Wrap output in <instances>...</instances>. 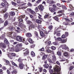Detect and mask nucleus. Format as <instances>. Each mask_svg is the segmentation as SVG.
<instances>
[{"mask_svg":"<svg viewBox=\"0 0 74 74\" xmlns=\"http://www.w3.org/2000/svg\"><path fill=\"white\" fill-rule=\"evenodd\" d=\"M12 74H16V71L14 69L12 72Z\"/></svg>","mask_w":74,"mask_h":74,"instance_id":"nucleus-45","label":"nucleus"},{"mask_svg":"<svg viewBox=\"0 0 74 74\" xmlns=\"http://www.w3.org/2000/svg\"><path fill=\"white\" fill-rule=\"evenodd\" d=\"M2 1L4 2V3H6V5H7V4H8L7 2V1L6 0H2Z\"/></svg>","mask_w":74,"mask_h":74,"instance_id":"nucleus-51","label":"nucleus"},{"mask_svg":"<svg viewBox=\"0 0 74 74\" xmlns=\"http://www.w3.org/2000/svg\"><path fill=\"white\" fill-rule=\"evenodd\" d=\"M24 66V65L23 63H19V67L20 69H23V67Z\"/></svg>","mask_w":74,"mask_h":74,"instance_id":"nucleus-12","label":"nucleus"},{"mask_svg":"<svg viewBox=\"0 0 74 74\" xmlns=\"http://www.w3.org/2000/svg\"><path fill=\"white\" fill-rule=\"evenodd\" d=\"M53 59L52 60L53 61V62H55L56 61V57L55 56H52Z\"/></svg>","mask_w":74,"mask_h":74,"instance_id":"nucleus-19","label":"nucleus"},{"mask_svg":"<svg viewBox=\"0 0 74 74\" xmlns=\"http://www.w3.org/2000/svg\"><path fill=\"white\" fill-rule=\"evenodd\" d=\"M39 69V71L41 73V72H42V68H40Z\"/></svg>","mask_w":74,"mask_h":74,"instance_id":"nucleus-58","label":"nucleus"},{"mask_svg":"<svg viewBox=\"0 0 74 74\" xmlns=\"http://www.w3.org/2000/svg\"><path fill=\"white\" fill-rule=\"evenodd\" d=\"M0 47H2L3 48H5L7 47V46H6L5 44H4V43L1 42L0 43Z\"/></svg>","mask_w":74,"mask_h":74,"instance_id":"nucleus-5","label":"nucleus"},{"mask_svg":"<svg viewBox=\"0 0 74 74\" xmlns=\"http://www.w3.org/2000/svg\"><path fill=\"white\" fill-rule=\"evenodd\" d=\"M51 41H49V42H48V41H47V42H45V44H46L48 46L50 45H51Z\"/></svg>","mask_w":74,"mask_h":74,"instance_id":"nucleus-20","label":"nucleus"},{"mask_svg":"<svg viewBox=\"0 0 74 74\" xmlns=\"http://www.w3.org/2000/svg\"><path fill=\"white\" fill-rule=\"evenodd\" d=\"M58 51L57 53L59 56H61L62 55V53H60V52H61V49H60V48H59L58 49Z\"/></svg>","mask_w":74,"mask_h":74,"instance_id":"nucleus-6","label":"nucleus"},{"mask_svg":"<svg viewBox=\"0 0 74 74\" xmlns=\"http://www.w3.org/2000/svg\"><path fill=\"white\" fill-rule=\"evenodd\" d=\"M31 55L32 57H34L36 55H35V53L33 52L32 51L31 53Z\"/></svg>","mask_w":74,"mask_h":74,"instance_id":"nucleus-31","label":"nucleus"},{"mask_svg":"<svg viewBox=\"0 0 74 74\" xmlns=\"http://www.w3.org/2000/svg\"><path fill=\"white\" fill-rule=\"evenodd\" d=\"M47 55H44V56H43L42 58L43 59H46V58H47Z\"/></svg>","mask_w":74,"mask_h":74,"instance_id":"nucleus-47","label":"nucleus"},{"mask_svg":"<svg viewBox=\"0 0 74 74\" xmlns=\"http://www.w3.org/2000/svg\"><path fill=\"white\" fill-rule=\"evenodd\" d=\"M61 47H62V49H69V47H67V46L65 45H61Z\"/></svg>","mask_w":74,"mask_h":74,"instance_id":"nucleus-8","label":"nucleus"},{"mask_svg":"<svg viewBox=\"0 0 74 74\" xmlns=\"http://www.w3.org/2000/svg\"><path fill=\"white\" fill-rule=\"evenodd\" d=\"M19 51H20V50L19 48L18 47H16V48L15 49L14 51H15V52H19Z\"/></svg>","mask_w":74,"mask_h":74,"instance_id":"nucleus-23","label":"nucleus"},{"mask_svg":"<svg viewBox=\"0 0 74 74\" xmlns=\"http://www.w3.org/2000/svg\"><path fill=\"white\" fill-rule=\"evenodd\" d=\"M27 23L28 24V25H30L31 24H33V23L30 21H26Z\"/></svg>","mask_w":74,"mask_h":74,"instance_id":"nucleus-22","label":"nucleus"},{"mask_svg":"<svg viewBox=\"0 0 74 74\" xmlns=\"http://www.w3.org/2000/svg\"><path fill=\"white\" fill-rule=\"evenodd\" d=\"M51 48L52 49H53V50H55V49H56V47L54 46H52L51 47Z\"/></svg>","mask_w":74,"mask_h":74,"instance_id":"nucleus-48","label":"nucleus"},{"mask_svg":"<svg viewBox=\"0 0 74 74\" xmlns=\"http://www.w3.org/2000/svg\"><path fill=\"white\" fill-rule=\"evenodd\" d=\"M26 41H27V40H25V39H23V42L25 43L26 45H27V44H28V43H27V44H26V43H27V42H26Z\"/></svg>","mask_w":74,"mask_h":74,"instance_id":"nucleus-53","label":"nucleus"},{"mask_svg":"<svg viewBox=\"0 0 74 74\" xmlns=\"http://www.w3.org/2000/svg\"><path fill=\"white\" fill-rule=\"evenodd\" d=\"M64 56L68 57L69 56V53L67 52H65L64 53Z\"/></svg>","mask_w":74,"mask_h":74,"instance_id":"nucleus-25","label":"nucleus"},{"mask_svg":"<svg viewBox=\"0 0 74 74\" xmlns=\"http://www.w3.org/2000/svg\"><path fill=\"white\" fill-rule=\"evenodd\" d=\"M56 63L58 65H60V62L58 61H56Z\"/></svg>","mask_w":74,"mask_h":74,"instance_id":"nucleus-64","label":"nucleus"},{"mask_svg":"<svg viewBox=\"0 0 74 74\" xmlns=\"http://www.w3.org/2000/svg\"><path fill=\"white\" fill-rule=\"evenodd\" d=\"M38 7L39 10H41V11H43V10L44 9V8L43 6H42V5H40Z\"/></svg>","mask_w":74,"mask_h":74,"instance_id":"nucleus-9","label":"nucleus"},{"mask_svg":"<svg viewBox=\"0 0 74 74\" xmlns=\"http://www.w3.org/2000/svg\"><path fill=\"white\" fill-rule=\"evenodd\" d=\"M18 62H20L19 63H22V61H23V60H22L21 58H19L18 60Z\"/></svg>","mask_w":74,"mask_h":74,"instance_id":"nucleus-27","label":"nucleus"},{"mask_svg":"<svg viewBox=\"0 0 74 74\" xmlns=\"http://www.w3.org/2000/svg\"><path fill=\"white\" fill-rule=\"evenodd\" d=\"M8 24V21H6L4 23L5 26H7Z\"/></svg>","mask_w":74,"mask_h":74,"instance_id":"nucleus-41","label":"nucleus"},{"mask_svg":"<svg viewBox=\"0 0 74 74\" xmlns=\"http://www.w3.org/2000/svg\"><path fill=\"white\" fill-rule=\"evenodd\" d=\"M60 68L59 66L57 65L55 66L54 69V74H56V73L58 71L59 72V73H58L57 74H61V73H60Z\"/></svg>","mask_w":74,"mask_h":74,"instance_id":"nucleus-1","label":"nucleus"},{"mask_svg":"<svg viewBox=\"0 0 74 74\" xmlns=\"http://www.w3.org/2000/svg\"><path fill=\"white\" fill-rule=\"evenodd\" d=\"M55 40L56 41H58H58H61V40H62V39H61V38H60V37H58L57 38H56Z\"/></svg>","mask_w":74,"mask_h":74,"instance_id":"nucleus-28","label":"nucleus"},{"mask_svg":"<svg viewBox=\"0 0 74 74\" xmlns=\"http://www.w3.org/2000/svg\"><path fill=\"white\" fill-rule=\"evenodd\" d=\"M53 44L55 45H58V42H53Z\"/></svg>","mask_w":74,"mask_h":74,"instance_id":"nucleus-56","label":"nucleus"},{"mask_svg":"<svg viewBox=\"0 0 74 74\" xmlns=\"http://www.w3.org/2000/svg\"><path fill=\"white\" fill-rule=\"evenodd\" d=\"M56 36L57 37H59V36H60V33H58L57 34Z\"/></svg>","mask_w":74,"mask_h":74,"instance_id":"nucleus-63","label":"nucleus"},{"mask_svg":"<svg viewBox=\"0 0 74 74\" xmlns=\"http://www.w3.org/2000/svg\"><path fill=\"white\" fill-rule=\"evenodd\" d=\"M65 35L66 37H67L69 36V33L67 32H65Z\"/></svg>","mask_w":74,"mask_h":74,"instance_id":"nucleus-44","label":"nucleus"},{"mask_svg":"<svg viewBox=\"0 0 74 74\" xmlns=\"http://www.w3.org/2000/svg\"><path fill=\"white\" fill-rule=\"evenodd\" d=\"M8 57L10 58V59H12V57L11 56V54H8Z\"/></svg>","mask_w":74,"mask_h":74,"instance_id":"nucleus-33","label":"nucleus"},{"mask_svg":"<svg viewBox=\"0 0 74 74\" xmlns=\"http://www.w3.org/2000/svg\"><path fill=\"white\" fill-rule=\"evenodd\" d=\"M73 68H74V67L73 66H71L69 68L70 70H73Z\"/></svg>","mask_w":74,"mask_h":74,"instance_id":"nucleus-52","label":"nucleus"},{"mask_svg":"<svg viewBox=\"0 0 74 74\" xmlns=\"http://www.w3.org/2000/svg\"><path fill=\"white\" fill-rule=\"evenodd\" d=\"M12 64L13 65V66H17V65L14 62H13L12 63Z\"/></svg>","mask_w":74,"mask_h":74,"instance_id":"nucleus-61","label":"nucleus"},{"mask_svg":"<svg viewBox=\"0 0 74 74\" xmlns=\"http://www.w3.org/2000/svg\"><path fill=\"white\" fill-rule=\"evenodd\" d=\"M53 59L52 60L53 61V62H55L56 61V57L55 56H52Z\"/></svg>","mask_w":74,"mask_h":74,"instance_id":"nucleus-18","label":"nucleus"},{"mask_svg":"<svg viewBox=\"0 0 74 74\" xmlns=\"http://www.w3.org/2000/svg\"><path fill=\"white\" fill-rule=\"evenodd\" d=\"M64 19L65 20V21H66V22H69L70 21H71L69 19H67V18H64Z\"/></svg>","mask_w":74,"mask_h":74,"instance_id":"nucleus-40","label":"nucleus"},{"mask_svg":"<svg viewBox=\"0 0 74 74\" xmlns=\"http://www.w3.org/2000/svg\"><path fill=\"white\" fill-rule=\"evenodd\" d=\"M26 36L27 37H32V34L30 33H27L26 34Z\"/></svg>","mask_w":74,"mask_h":74,"instance_id":"nucleus-15","label":"nucleus"},{"mask_svg":"<svg viewBox=\"0 0 74 74\" xmlns=\"http://www.w3.org/2000/svg\"><path fill=\"white\" fill-rule=\"evenodd\" d=\"M4 22V21L3 19H2L1 18L0 19V23H3V22Z\"/></svg>","mask_w":74,"mask_h":74,"instance_id":"nucleus-49","label":"nucleus"},{"mask_svg":"<svg viewBox=\"0 0 74 74\" xmlns=\"http://www.w3.org/2000/svg\"><path fill=\"white\" fill-rule=\"evenodd\" d=\"M42 0H38L36 2V3H37V4H39V3L40 2H41Z\"/></svg>","mask_w":74,"mask_h":74,"instance_id":"nucleus-57","label":"nucleus"},{"mask_svg":"<svg viewBox=\"0 0 74 74\" xmlns=\"http://www.w3.org/2000/svg\"><path fill=\"white\" fill-rule=\"evenodd\" d=\"M56 5L57 6H58V7H62V6H63V5H61L59 3H57Z\"/></svg>","mask_w":74,"mask_h":74,"instance_id":"nucleus-29","label":"nucleus"},{"mask_svg":"<svg viewBox=\"0 0 74 74\" xmlns=\"http://www.w3.org/2000/svg\"><path fill=\"white\" fill-rule=\"evenodd\" d=\"M47 3L51 4H52L53 2V1H51V0H47Z\"/></svg>","mask_w":74,"mask_h":74,"instance_id":"nucleus-30","label":"nucleus"},{"mask_svg":"<svg viewBox=\"0 0 74 74\" xmlns=\"http://www.w3.org/2000/svg\"><path fill=\"white\" fill-rule=\"evenodd\" d=\"M34 33L35 35H36V36L37 37H38V33H37V32L35 31L34 32Z\"/></svg>","mask_w":74,"mask_h":74,"instance_id":"nucleus-36","label":"nucleus"},{"mask_svg":"<svg viewBox=\"0 0 74 74\" xmlns=\"http://www.w3.org/2000/svg\"><path fill=\"white\" fill-rule=\"evenodd\" d=\"M23 51H25L26 52H25L24 53V55L25 56L26 55H28L29 53V50H28L27 49H25Z\"/></svg>","mask_w":74,"mask_h":74,"instance_id":"nucleus-10","label":"nucleus"},{"mask_svg":"<svg viewBox=\"0 0 74 74\" xmlns=\"http://www.w3.org/2000/svg\"><path fill=\"white\" fill-rule=\"evenodd\" d=\"M8 7V4H7V5H5L4 6L2 10H1V12L2 14L3 13H5L7 11V9Z\"/></svg>","mask_w":74,"mask_h":74,"instance_id":"nucleus-2","label":"nucleus"},{"mask_svg":"<svg viewBox=\"0 0 74 74\" xmlns=\"http://www.w3.org/2000/svg\"><path fill=\"white\" fill-rule=\"evenodd\" d=\"M69 8H70L72 10H74V8L71 5H69Z\"/></svg>","mask_w":74,"mask_h":74,"instance_id":"nucleus-34","label":"nucleus"},{"mask_svg":"<svg viewBox=\"0 0 74 74\" xmlns=\"http://www.w3.org/2000/svg\"><path fill=\"white\" fill-rule=\"evenodd\" d=\"M5 32L3 33V34L2 35V37L3 38H4L5 37Z\"/></svg>","mask_w":74,"mask_h":74,"instance_id":"nucleus-62","label":"nucleus"},{"mask_svg":"<svg viewBox=\"0 0 74 74\" xmlns=\"http://www.w3.org/2000/svg\"><path fill=\"white\" fill-rule=\"evenodd\" d=\"M62 7L63 9H64V10H66L67 9V8H66V7L65 5H62Z\"/></svg>","mask_w":74,"mask_h":74,"instance_id":"nucleus-43","label":"nucleus"},{"mask_svg":"<svg viewBox=\"0 0 74 74\" xmlns=\"http://www.w3.org/2000/svg\"><path fill=\"white\" fill-rule=\"evenodd\" d=\"M4 42L5 43V44H7L9 46V45H10V43H9L8 41V40H7L6 38H5Z\"/></svg>","mask_w":74,"mask_h":74,"instance_id":"nucleus-13","label":"nucleus"},{"mask_svg":"<svg viewBox=\"0 0 74 74\" xmlns=\"http://www.w3.org/2000/svg\"><path fill=\"white\" fill-rule=\"evenodd\" d=\"M12 5H16V3H15V2H12Z\"/></svg>","mask_w":74,"mask_h":74,"instance_id":"nucleus-55","label":"nucleus"},{"mask_svg":"<svg viewBox=\"0 0 74 74\" xmlns=\"http://www.w3.org/2000/svg\"><path fill=\"white\" fill-rule=\"evenodd\" d=\"M16 40L17 41H19L20 42H21L22 41V38L21 36H17L16 37Z\"/></svg>","mask_w":74,"mask_h":74,"instance_id":"nucleus-3","label":"nucleus"},{"mask_svg":"<svg viewBox=\"0 0 74 74\" xmlns=\"http://www.w3.org/2000/svg\"><path fill=\"white\" fill-rule=\"evenodd\" d=\"M54 19L56 21H58V22H59V18L57 16H56L54 17Z\"/></svg>","mask_w":74,"mask_h":74,"instance_id":"nucleus-32","label":"nucleus"},{"mask_svg":"<svg viewBox=\"0 0 74 74\" xmlns=\"http://www.w3.org/2000/svg\"><path fill=\"white\" fill-rule=\"evenodd\" d=\"M52 28H53V26H52V25H50L48 27L49 29L50 30H52Z\"/></svg>","mask_w":74,"mask_h":74,"instance_id":"nucleus-42","label":"nucleus"},{"mask_svg":"<svg viewBox=\"0 0 74 74\" xmlns=\"http://www.w3.org/2000/svg\"><path fill=\"white\" fill-rule=\"evenodd\" d=\"M65 40H66L64 39H61V43H64V42H66L67 41V38H66Z\"/></svg>","mask_w":74,"mask_h":74,"instance_id":"nucleus-26","label":"nucleus"},{"mask_svg":"<svg viewBox=\"0 0 74 74\" xmlns=\"http://www.w3.org/2000/svg\"><path fill=\"white\" fill-rule=\"evenodd\" d=\"M64 25H69V23L66 22H64L63 23Z\"/></svg>","mask_w":74,"mask_h":74,"instance_id":"nucleus-54","label":"nucleus"},{"mask_svg":"<svg viewBox=\"0 0 74 74\" xmlns=\"http://www.w3.org/2000/svg\"><path fill=\"white\" fill-rule=\"evenodd\" d=\"M9 28H10V29H11V30H12V29H14V27L10 26L9 27Z\"/></svg>","mask_w":74,"mask_h":74,"instance_id":"nucleus-60","label":"nucleus"},{"mask_svg":"<svg viewBox=\"0 0 74 74\" xmlns=\"http://www.w3.org/2000/svg\"><path fill=\"white\" fill-rule=\"evenodd\" d=\"M29 42L31 43V44H33V41L32 39H29Z\"/></svg>","mask_w":74,"mask_h":74,"instance_id":"nucleus-35","label":"nucleus"},{"mask_svg":"<svg viewBox=\"0 0 74 74\" xmlns=\"http://www.w3.org/2000/svg\"><path fill=\"white\" fill-rule=\"evenodd\" d=\"M10 14L12 16H13V15H15V12H12L10 13Z\"/></svg>","mask_w":74,"mask_h":74,"instance_id":"nucleus-39","label":"nucleus"},{"mask_svg":"<svg viewBox=\"0 0 74 74\" xmlns=\"http://www.w3.org/2000/svg\"><path fill=\"white\" fill-rule=\"evenodd\" d=\"M8 13H6L4 14L3 16L5 19H7L8 18Z\"/></svg>","mask_w":74,"mask_h":74,"instance_id":"nucleus-14","label":"nucleus"},{"mask_svg":"<svg viewBox=\"0 0 74 74\" xmlns=\"http://www.w3.org/2000/svg\"><path fill=\"white\" fill-rule=\"evenodd\" d=\"M43 66L46 69H48V67H49V65L48 64H46L45 65H43Z\"/></svg>","mask_w":74,"mask_h":74,"instance_id":"nucleus-24","label":"nucleus"},{"mask_svg":"<svg viewBox=\"0 0 74 74\" xmlns=\"http://www.w3.org/2000/svg\"><path fill=\"white\" fill-rule=\"evenodd\" d=\"M35 26L33 25V23L32 24L30 25L29 27V30L32 29V28H34Z\"/></svg>","mask_w":74,"mask_h":74,"instance_id":"nucleus-11","label":"nucleus"},{"mask_svg":"<svg viewBox=\"0 0 74 74\" xmlns=\"http://www.w3.org/2000/svg\"><path fill=\"white\" fill-rule=\"evenodd\" d=\"M35 11H36V12H38V8L37 7H36L35 9Z\"/></svg>","mask_w":74,"mask_h":74,"instance_id":"nucleus-59","label":"nucleus"},{"mask_svg":"<svg viewBox=\"0 0 74 74\" xmlns=\"http://www.w3.org/2000/svg\"><path fill=\"white\" fill-rule=\"evenodd\" d=\"M63 16V18H64V13H63L61 14H60L59 15V16Z\"/></svg>","mask_w":74,"mask_h":74,"instance_id":"nucleus-50","label":"nucleus"},{"mask_svg":"<svg viewBox=\"0 0 74 74\" xmlns=\"http://www.w3.org/2000/svg\"><path fill=\"white\" fill-rule=\"evenodd\" d=\"M41 30L44 32L45 34H48V33L46 31V29H45V28L42 29H41Z\"/></svg>","mask_w":74,"mask_h":74,"instance_id":"nucleus-17","label":"nucleus"},{"mask_svg":"<svg viewBox=\"0 0 74 74\" xmlns=\"http://www.w3.org/2000/svg\"><path fill=\"white\" fill-rule=\"evenodd\" d=\"M29 11H30V12H31V14H35V12L33 10H32L30 9H28Z\"/></svg>","mask_w":74,"mask_h":74,"instance_id":"nucleus-21","label":"nucleus"},{"mask_svg":"<svg viewBox=\"0 0 74 74\" xmlns=\"http://www.w3.org/2000/svg\"><path fill=\"white\" fill-rule=\"evenodd\" d=\"M15 46H13L11 48V49L10 51H11L12 52H14L15 51Z\"/></svg>","mask_w":74,"mask_h":74,"instance_id":"nucleus-16","label":"nucleus"},{"mask_svg":"<svg viewBox=\"0 0 74 74\" xmlns=\"http://www.w3.org/2000/svg\"><path fill=\"white\" fill-rule=\"evenodd\" d=\"M40 34L41 36L42 37H42H44L45 38L47 37V35H46L44 34V32H40Z\"/></svg>","mask_w":74,"mask_h":74,"instance_id":"nucleus-4","label":"nucleus"},{"mask_svg":"<svg viewBox=\"0 0 74 74\" xmlns=\"http://www.w3.org/2000/svg\"><path fill=\"white\" fill-rule=\"evenodd\" d=\"M36 22L37 23H40L41 22V21L40 20H37L36 21Z\"/></svg>","mask_w":74,"mask_h":74,"instance_id":"nucleus-38","label":"nucleus"},{"mask_svg":"<svg viewBox=\"0 0 74 74\" xmlns=\"http://www.w3.org/2000/svg\"><path fill=\"white\" fill-rule=\"evenodd\" d=\"M47 53H51V50L49 49H47L46 50Z\"/></svg>","mask_w":74,"mask_h":74,"instance_id":"nucleus-46","label":"nucleus"},{"mask_svg":"<svg viewBox=\"0 0 74 74\" xmlns=\"http://www.w3.org/2000/svg\"><path fill=\"white\" fill-rule=\"evenodd\" d=\"M48 61L49 63H54V62L52 61L50 59H48Z\"/></svg>","mask_w":74,"mask_h":74,"instance_id":"nucleus-37","label":"nucleus"},{"mask_svg":"<svg viewBox=\"0 0 74 74\" xmlns=\"http://www.w3.org/2000/svg\"><path fill=\"white\" fill-rule=\"evenodd\" d=\"M51 5H49V11H50L51 12H55V10H56V9L55 8H51Z\"/></svg>","mask_w":74,"mask_h":74,"instance_id":"nucleus-7","label":"nucleus"}]
</instances>
